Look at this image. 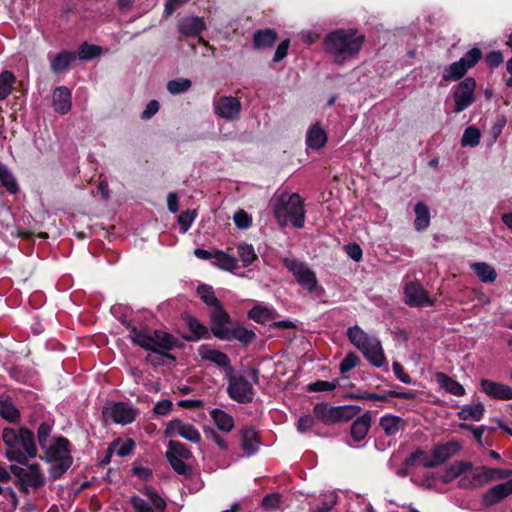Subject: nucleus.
<instances>
[{"instance_id": "1", "label": "nucleus", "mask_w": 512, "mask_h": 512, "mask_svg": "<svg viewBox=\"0 0 512 512\" xmlns=\"http://www.w3.org/2000/svg\"><path fill=\"white\" fill-rule=\"evenodd\" d=\"M1 437L8 461L25 465L30 459L37 456L34 434L29 429L7 427L3 429Z\"/></svg>"}, {"instance_id": "2", "label": "nucleus", "mask_w": 512, "mask_h": 512, "mask_svg": "<svg viewBox=\"0 0 512 512\" xmlns=\"http://www.w3.org/2000/svg\"><path fill=\"white\" fill-rule=\"evenodd\" d=\"M364 42L363 35H357L352 29L331 32L324 41L325 47L333 55L335 61L342 63L355 57Z\"/></svg>"}, {"instance_id": "3", "label": "nucleus", "mask_w": 512, "mask_h": 512, "mask_svg": "<svg viewBox=\"0 0 512 512\" xmlns=\"http://www.w3.org/2000/svg\"><path fill=\"white\" fill-rule=\"evenodd\" d=\"M273 212L277 222L282 227L288 223L296 228L304 226V204L298 193H281L273 203Z\"/></svg>"}, {"instance_id": "4", "label": "nucleus", "mask_w": 512, "mask_h": 512, "mask_svg": "<svg viewBox=\"0 0 512 512\" xmlns=\"http://www.w3.org/2000/svg\"><path fill=\"white\" fill-rule=\"evenodd\" d=\"M347 336L372 365L382 367L386 363L381 342L376 337L368 335L358 326L349 328Z\"/></svg>"}, {"instance_id": "5", "label": "nucleus", "mask_w": 512, "mask_h": 512, "mask_svg": "<svg viewBox=\"0 0 512 512\" xmlns=\"http://www.w3.org/2000/svg\"><path fill=\"white\" fill-rule=\"evenodd\" d=\"M43 450L46 460L51 464V477L53 479L60 478L72 465L70 442L62 436L55 437Z\"/></svg>"}, {"instance_id": "6", "label": "nucleus", "mask_w": 512, "mask_h": 512, "mask_svg": "<svg viewBox=\"0 0 512 512\" xmlns=\"http://www.w3.org/2000/svg\"><path fill=\"white\" fill-rule=\"evenodd\" d=\"M510 477H512V470L510 469L488 468L486 466L473 467L470 463V468L459 479L458 486L462 489L473 490L481 488L489 482Z\"/></svg>"}, {"instance_id": "7", "label": "nucleus", "mask_w": 512, "mask_h": 512, "mask_svg": "<svg viewBox=\"0 0 512 512\" xmlns=\"http://www.w3.org/2000/svg\"><path fill=\"white\" fill-rule=\"evenodd\" d=\"M129 338L136 345L162 355L172 350L175 345V340L171 335L159 330L150 334L146 330H138L133 327Z\"/></svg>"}, {"instance_id": "8", "label": "nucleus", "mask_w": 512, "mask_h": 512, "mask_svg": "<svg viewBox=\"0 0 512 512\" xmlns=\"http://www.w3.org/2000/svg\"><path fill=\"white\" fill-rule=\"evenodd\" d=\"M283 264L292 273L296 282L309 292H314L318 286L316 273L308 264L296 259L284 258Z\"/></svg>"}, {"instance_id": "9", "label": "nucleus", "mask_w": 512, "mask_h": 512, "mask_svg": "<svg viewBox=\"0 0 512 512\" xmlns=\"http://www.w3.org/2000/svg\"><path fill=\"white\" fill-rule=\"evenodd\" d=\"M142 493L143 497L134 495L130 498L135 512H164L166 503L156 492L146 487Z\"/></svg>"}, {"instance_id": "10", "label": "nucleus", "mask_w": 512, "mask_h": 512, "mask_svg": "<svg viewBox=\"0 0 512 512\" xmlns=\"http://www.w3.org/2000/svg\"><path fill=\"white\" fill-rule=\"evenodd\" d=\"M137 410L126 402H112L103 408V417L117 424H130L137 417Z\"/></svg>"}, {"instance_id": "11", "label": "nucleus", "mask_w": 512, "mask_h": 512, "mask_svg": "<svg viewBox=\"0 0 512 512\" xmlns=\"http://www.w3.org/2000/svg\"><path fill=\"white\" fill-rule=\"evenodd\" d=\"M10 471L24 488H38L45 482L44 474L38 464H31L26 467L10 465Z\"/></svg>"}, {"instance_id": "12", "label": "nucleus", "mask_w": 512, "mask_h": 512, "mask_svg": "<svg viewBox=\"0 0 512 512\" xmlns=\"http://www.w3.org/2000/svg\"><path fill=\"white\" fill-rule=\"evenodd\" d=\"M351 409L349 406L333 407L326 403H319L314 406L313 412L316 418L329 425L349 420Z\"/></svg>"}, {"instance_id": "13", "label": "nucleus", "mask_w": 512, "mask_h": 512, "mask_svg": "<svg viewBox=\"0 0 512 512\" xmlns=\"http://www.w3.org/2000/svg\"><path fill=\"white\" fill-rule=\"evenodd\" d=\"M227 392L229 396L240 403H248L253 399L252 384L241 374L229 375Z\"/></svg>"}, {"instance_id": "14", "label": "nucleus", "mask_w": 512, "mask_h": 512, "mask_svg": "<svg viewBox=\"0 0 512 512\" xmlns=\"http://www.w3.org/2000/svg\"><path fill=\"white\" fill-rule=\"evenodd\" d=\"M166 457L178 474H186L189 470L185 463L192 457L191 451L179 441H170L168 444V450L166 451Z\"/></svg>"}, {"instance_id": "15", "label": "nucleus", "mask_w": 512, "mask_h": 512, "mask_svg": "<svg viewBox=\"0 0 512 512\" xmlns=\"http://www.w3.org/2000/svg\"><path fill=\"white\" fill-rule=\"evenodd\" d=\"M164 434L166 437L180 436L195 444H199L201 442V434L199 430L193 424L184 422L180 419L169 421L166 425Z\"/></svg>"}, {"instance_id": "16", "label": "nucleus", "mask_w": 512, "mask_h": 512, "mask_svg": "<svg viewBox=\"0 0 512 512\" xmlns=\"http://www.w3.org/2000/svg\"><path fill=\"white\" fill-rule=\"evenodd\" d=\"M476 88V81L472 77H468L461 81L454 92V112L460 113L468 108L475 100L474 91Z\"/></svg>"}, {"instance_id": "17", "label": "nucleus", "mask_w": 512, "mask_h": 512, "mask_svg": "<svg viewBox=\"0 0 512 512\" xmlns=\"http://www.w3.org/2000/svg\"><path fill=\"white\" fill-rule=\"evenodd\" d=\"M215 114L228 121L239 119L241 113V102L232 96H222L214 101Z\"/></svg>"}, {"instance_id": "18", "label": "nucleus", "mask_w": 512, "mask_h": 512, "mask_svg": "<svg viewBox=\"0 0 512 512\" xmlns=\"http://www.w3.org/2000/svg\"><path fill=\"white\" fill-rule=\"evenodd\" d=\"M404 301L411 307H425L435 304V301L428 296L423 286L418 282H410L405 286Z\"/></svg>"}, {"instance_id": "19", "label": "nucleus", "mask_w": 512, "mask_h": 512, "mask_svg": "<svg viewBox=\"0 0 512 512\" xmlns=\"http://www.w3.org/2000/svg\"><path fill=\"white\" fill-rule=\"evenodd\" d=\"M512 495V479L496 484L481 495V504L485 508L493 507Z\"/></svg>"}, {"instance_id": "20", "label": "nucleus", "mask_w": 512, "mask_h": 512, "mask_svg": "<svg viewBox=\"0 0 512 512\" xmlns=\"http://www.w3.org/2000/svg\"><path fill=\"white\" fill-rule=\"evenodd\" d=\"M212 333L219 339H228V330L225 325L229 323L230 317L221 304L212 308Z\"/></svg>"}, {"instance_id": "21", "label": "nucleus", "mask_w": 512, "mask_h": 512, "mask_svg": "<svg viewBox=\"0 0 512 512\" xmlns=\"http://www.w3.org/2000/svg\"><path fill=\"white\" fill-rule=\"evenodd\" d=\"M481 389L489 397L498 400H512V387L488 379L481 380Z\"/></svg>"}, {"instance_id": "22", "label": "nucleus", "mask_w": 512, "mask_h": 512, "mask_svg": "<svg viewBox=\"0 0 512 512\" xmlns=\"http://www.w3.org/2000/svg\"><path fill=\"white\" fill-rule=\"evenodd\" d=\"M460 449L461 444L455 440L435 446L432 450V453L437 463V466L443 464L448 459L456 455L460 451Z\"/></svg>"}, {"instance_id": "23", "label": "nucleus", "mask_w": 512, "mask_h": 512, "mask_svg": "<svg viewBox=\"0 0 512 512\" xmlns=\"http://www.w3.org/2000/svg\"><path fill=\"white\" fill-rule=\"evenodd\" d=\"M53 107L57 113L66 114L72 106L71 92L67 87H57L52 95Z\"/></svg>"}, {"instance_id": "24", "label": "nucleus", "mask_w": 512, "mask_h": 512, "mask_svg": "<svg viewBox=\"0 0 512 512\" xmlns=\"http://www.w3.org/2000/svg\"><path fill=\"white\" fill-rule=\"evenodd\" d=\"M372 417L369 412L364 413L360 417H358L351 425V436L354 441L359 442L362 441L370 427H371Z\"/></svg>"}, {"instance_id": "25", "label": "nucleus", "mask_w": 512, "mask_h": 512, "mask_svg": "<svg viewBox=\"0 0 512 512\" xmlns=\"http://www.w3.org/2000/svg\"><path fill=\"white\" fill-rule=\"evenodd\" d=\"M327 142V134L319 123L313 124L306 135V144L309 148L318 150Z\"/></svg>"}, {"instance_id": "26", "label": "nucleus", "mask_w": 512, "mask_h": 512, "mask_svg": "<svg viewBox=\"0 0 512 512\" xmlns=\"http://www.w3.org/2000/svg\"><path fill=\"white\" fill-rule=\"evenodd\" d=\"M198 353L203 360L215 363L220 367L225 368L230 365L229 357L225 353L212 349L207 345H201L198 349Z\"/></svg>"}, {"instance_id": "27", "label": "nucleus", "mask_w": 512, "mask_h": 512, "mask_svg": "<svg viewBox=\"0 0 512 512\" xmlns=\"http://www.w3.org/2000/svg\"><path fill=\"white\" fill-rule=\"evenodd\" d=\"M381 429L387 436H395L398 432L405 428V420L395 415H384L380 418L379 423Z\"/></svg>"}, {"instance_id": "28", "label": "nucleus", "mask_w": 512, "mask_h": 512, "mask_svg": "<svg viewBox=\"0 0 512 512\" xmlns=\"http://www.w3.org/2000/svg\"><path fill=\"white\" fill-rule=\"evenodd\" d=\"M212 264L215 267L228 272H234L238 268L237 258L222 250H216L214 252Z\"/></svg>"}, {"instance_id": "29", "label": "nucleus", "mask_w": 512, "mask_h": 512, "mask_svg": "<svg viewBox=\"0 0 512 512\" xmlns=\"http://www.w3.org/2000/svg\"><path fill=\"white\" fill-rule=\"evenodd\" d=\"M470 268L483 283H493L497 278L495 268L486 262L471 263Z\"/></svg>"}, {"instance_id": "30", "label": "nucleus", "mask_w": 512, "mask_h": 512, "mask_svg": "<svg viewBox=\"0 0 512 512\" xmlns=\"http://www.w3.org/2000/svg\"><path fill=\"white\" fill-rule=\"evenodd\" d=\"M435 378L439 386L446 392L454 396H463L465 394L464 387L445 373L438 372L435 374Z\"/></svg>"}, {"instance_id": "31", "label": "nucleus", "mask_w": 512, "mask_h": 512, "mask_svg": "<svg viewBox=\"0 0 512 512\" xmlns=\"http://www.w3.org/2000/svg\"><path fill=\"white\" fill-rule=\"evenodd\" d=\"M203 28L204 23L199 17L189 16L179 22V30L186 36H196L202 32Z\"/></svg>"}, {"instance_id": "32", "label": "nucleus", "mask_w": 512, "mask_h": 512, "mask_svg": "<svg viewBox=\"0 0 512 512\" xmlns=\"http://www.w3.org/2000/svg\"><path fill=\"white\" fill-rule=\"evenodd\" d=\"M241 448L247 455H252L258 450L259 440L257 433L252 428H245L241 431Z\"/></svg>"}, {"instance_id": "33", "label": "nucleus", "mask_w": 512, "mask_h": 512, "mask_svg": "<svg viewBox=\"0 0 512 512\" xmlns=\"http://www.w3.org/2000/svg\"><path fill=\"white\" fill-rule=\"evenodd\" d=\"M184 320L191 332L189 336L185 337L188 341H197L208 336L209 332L207 327L200 323L196 318L187 315L184 317Z\"/></svg>"}, {"instance_id": "34", "label": "nucleus", "mask_w": 512, "mask_h": 512, "mask_svg": "<svg viewBox=\"0 0 512 512\" xmlns=\"http://www.w3.org/2000/svg\"><path fill=\"white\" fill-rule=\"evenodd\" d=\"M210 416L216 427L223 432H230L234 428V419L231 415L221 409H213Z\"/></svg>"}, {"instance_id": "35", "label": "nucleus", "mask_w": 512, "mask_h": 512, "mask_svg": "<svg viewBox=\"0 0 512 512\" xmlns=\"http://www.w3.org/2000/svg\"><path fill=\"white\" fill-rule=\"evenodd\" d=\"M248 316L255 322L267 324L275 318L276 312L273 308L258 304L249 311Z\"/></svg>"}, {"instance_id": "36", "label": "nucleus", "mask_w": 512, "mask_h": 512, "mask_svg": "<svg viewBox=\"0 0 512 512\" xmlns=\"http://www.w3.org/2000/svg\"><path fill=\"white\" fill-rule=\"evenodd\" d=\"M76 59V54L69 51H62L54 58H50L51 69L54 73H60L66 70Z\"/></svg>"}, {"instance_id": "37", "label": "nucleus", "mask_w": 512, "mask_h": 512, "mask_svg": "<svg viewBox=\"0 0 512 512\" xmlns=\"http://www.w3.org/2000/svg\"><path fill=\"white\" fill-rule=\"evenodd\" d=\"M135 448V442L130 439H116L114 440L108 448V452L110 454H116L119 457H125L130 455Z\"/></svg>"}, {"instance_id": "38", "label": "nucleus", "mask_w": 512, "mask_h": 512, "mask_svg": "<svg viewBox=\"0 0 512 512\" xmlns=\"http://www.w3.org/2000/svg\"><path fill=\"white\" fill-rule=\"evenodd\" d=\"M484 412V405L482 403H476L472 405H464L457 415L461 420L472 419L474 421H480Z\"/></svg>"}, {"instance_id": "39", "label": "nucleus", "mask_w": 512, "mask_h": 512, "mask_svg": "<svg viewBox=\"0 0 512 512\" xmlns=\"http://www.w3.org/2000/svg\"><path fill=\"white\" fill-rule=\"evenodd\" d=\"M470 468V462L467 461H457L451 464L447 470L445 471L442 481L444 483H449L456 478H461L464 475V472Z\"/></svg>"}, {"instance_id": "40", "label": "nucleus", "mask_w": 512, "mask_h": 512, "mask_svg": "<svg viewBox=\"0 0 512 512\" xmlns=\"http://www.w3.org/2000/svg\"><path fill=\"white\" fill-rule=\"evenodd\" d=\"M415 213V229L417 231L425 230L430 224V212L428 207L424 203L419 202L415 205Z\"/></svg>"}, {"instance_id": "41", "label": "nucleus", "mask_w": 512, "mask_h": 512, "mask_svg": "<svg viewBox=\"0 0 512 512\" xmlns=\"http://www.w3.org/2000/svg\"><path fill=\"white\" fill-rule=\"evenodd\" d=\"M417 462L426 468H433L437 466L432 452L431 455H428L422 450H417L410 455L405 464L407 466H413Z\"/></svg>"}, {"instance_id": "42", "label": "nucleus", "mask_w": 512, "mask_h": 512, "mask_svg": "<svg viewBox=\"0 0 512 512\" xmlns=\"http://www.w3.org/2000/svg\"><path fill=\"white\" fill-rule=\"evenodd\" d=\"M237 253L242 262L243 267H248L252 265L258 259L254 247L251 244H247L244 242L239 243L237 245Z\"/></svg>"}, {"instance_id": "43", "label": "nucleus", "mask_w": 512, "mask_h": 512, "mask_svg": "<svg viewBox=\"0 0 512 512\" xmlns=\"http://www.w3.org/2000/svg\"><path fill=\"white\" fill-rule=\"evenodd\" d=\"M468 68L459 60L450 64L444 71L443 80L445 81H457L462 78Z\"/></svg>"}, {"instance_id": "44", "label": "nucleus", "mask_w": 512, "mask_h": 512, "mask_svg": "<svg viewBox=\"0 0 512 512\" xmlns=\"http://www.w3.org/2000/svg\"><path fill=\"white\" fill-rule=\"evenodd\" d=\"M16 78L10 71H3L0 74V100L6 99L12 92Z\"/></svg>"}, {"instance_id": "45", "label": "nucleus", "mask_w": 512, "mask_h": 512, "mask_svg": "<svg viewBox=\"0 0 512 512\" xmlns=\"http://www.w3.org/2000/svg\"><path fill=\"white\" fill-rule=\"evenodd\" d=\"M277 34L272 29L258 31L254 35V45L257 48L271 46L275 42Z\"/></svg>"}, {"instance_id": "46", "label": "nucleus", "mask_w": 512, "mask_h": 512, "mask_svg": "<svg viewBox=\"0 0 512 512\" xmlns=\"http://www.w3.org/2000/svg\"><path fill=\"white\" fill-rule=\"evenodd\" d=\"M0 182L12 194L16 193L19 189L15 177L3 164H0Z\"/></svg>"}, {"instance_id": "47", "label": "nucleus", "mask_w": 512, "mask_h": 512, "mask_svg": "<svg viewBox=\"0 0 512 512\" xmlns=\"http://www.w3.org/2000/svg\"><path fill=\"white\" fill-rule=\"evenodd\" d=\"M481 138L480 130L474 126H469L465 129L463 136L461 138V145L463 147H476Z\"/></svg>"}, {"instance_id": "48", "label": "nucleus", "mask_w": 512, "mask_h": 512, "mask_svg": "<svg viewBox=\"0 0 512 512\" xmlns=\"http://www.w3.org/2000/svg\"><path fill=\"white\" fill-rule=\"evenodd\" d=\"M0 415L9 422H16L19 419V411L9 400L0 402Z\"/></svg>"}, {"instance_id": "49", "label": "nucleus", "mask_w": 512, "mask_h": 512, "mask_svg": "<svg viewBox=\"0 0 512 512\" xmlns=\"http://www.w3.org/2000/svg\"><path fill=\"white\" fill-rule=\"evenodd\" d=\"M197 294L201 298V300L210 307H214L220 304L219 300L214 294L213 288L208 285H200L197 288Z\"/></svg>"}, {"instance_id": "50", "label": "nucleus", "mask_w": 512, "mask_h": 512, "mask_svg": "<svg viewBox=\"0 0 512 512\" xmlns=\"http://www.w3.org/2000/svg\"><path fill=\"white\" fill-rule=\"evenodd\" d=\"M191 81L189 79L180 78L171 80L167 84V89L171 94H180L188 91L191 88Z\"/></svg>"}, {"instance_id": "51", "label": "nucleus", "mask_w": 512, "mask_h": 512, "mask_svg": "<svg viewBox=\"0 0 512 512\" xmlns=\"http://www.w3.org/2000/svg\"><path fill=\"white\" fill-rule=\"evenodd\" d=\"M101 54V48L96 45L83 43L79 50L78 56L82 60H91Z\"/></svg>"}, {"instance_id": "52", "label": "nucleus", "mask_w": 512, "mask_h": 512, "mask_svg": "<svg viewBox=\"0 0 512 512\" xmlns=\"http://www.w3.org/2000/svg\"><path fill=\"white\" fill-rule=\"evenodd\" d=\"M196 216L195 210H187L178 216V224L182 233H186L189 230Z\"/></svg>"}, {"instance_id": "53", "label": "nucleus", "mask_w": 512, "mask_h": 512, "mask_svg": "<svg viewBox=\"0 0 512 512\" xmlns=\"http://www.w3.org/2000/svg\"><path fill=\"white\" fill-rule=\"evenodd\" d=\"M482 52L478 48H472L469 50L460 61L468 68H472L477 64V62L481 59Z\"/></svg>"}, {"instance_id": "54", "label": "nucleus", "mask_w": 512, "mask_h": 512, "mask_svg": "<svg viewBox=\"0 0 512 512\" xmlns=\"http://www.w3.org/2000/svg\"><path fill=\"white\" fill-rule=\"evenodd\" d=\"M51 430V425L48 423H42L38 428L37 437L42 449L52 442V439L49 438Z\"/></svg>"}, {"instance_id": "55", "label": "nucleus", "mask_w": 512, "mask_h": 512, "mask_svg": "<svg viewBox=\"0 0 512 512\" xmlns=\"http://www.w3.org/2000/svg\"><path fill=\"white\" fill-rule=\"evenodd\" d=\"M358 363H359V357L353 352L348 353L340 363V366H339L340 372L343 374L347 373L350 370H352L354 367H356Z\"/></svg>"}, {"instance_id": "56", "label": "nucleus", "mask_w": 512, "mask_h": 512, "mask_svg": "<svg viewBox=\"0 0 512 512\" xmlns=\"http://www.w3.org/2000/svg\"><path fill=\"white\" fill-rule=\"evenodd\" d=\"M233 220L239 229H247L252 224L251 217L244 210L237 211L233 216Z\"/></svg>"}, {"instance_id": "57", "label": "nucleus", "mask_w": 512, "mask_h": 512, "mask_svg": "<svg viewBox=\"0 0 512 512\" xmlns=\"http://www.w3.org/2000/svg\"><path fill=\"white\" fill-rule=\"evenodd\" d=\"M337 503V496L335 493H327L324 495L323 504L315 508V512H329Z\"/></svg>"}, {"instance_id": "58", "label": "nucleus", "mask_w": 512, "mask_h": 512, "mask_svg": "<svg viewBox=\"0 0 512 512\" xmlns=\"http://www.w3.org/2000/svg\"><path fill=\"white\" fill-rule=\"evenodd\" d=\"M10 480L11 474L6 468L0 465V495L4 494L6 490L9 491L10 493H13L12 489L6 487Z\"/></svg>"}, {"instance_id": "59", "label": "nucleus", "mask_w": 512, "mask_h": 512, "mask_svg": "<svg viewBox=\"0 0 512 512\" xmlns=\"http://www.w3.org/2000/svg\"><path fill=\"white\" fill-rule=\"evenodd\" d=\"M309 387L310 390L312 391H332L337 387V383L320 380L315 383H312Z\"/></svg>"}, {"instance_id": "60", "label": "nucleus", "mask_w": 512, "mask_h": 512, "mask_svg": "<svg viewBox=\"0 0 512 512\" xmlns=\"http://www.w3.org/2000/svg\"><path fill=\"white\" fill-rule=\"evenodd\" d=\"M314 425V418L311 415H303L297 421V430L300 433L308 431Z\"/></svg>"}, {"instance_id": "61", "label": "nucleus", "mask_w": 512, "mask_h": 512, "mask_svg": "<svg viewBox=\"0 0 512 512\" xmlns=\"http://www.w3.org/2000/svg\"><path fill=\"white\" fill-rule=\"evenodd\" d=\"M347 255L354 261H360L362 258V249L356 243H350L345 247Z\"/></svg>"}, {"instance_id": "62", "label": "nucleus", "mask_w": 512, "mask_h": 512, "mask_svg": "<svg viewBox=\"0 0 512 512\" xmlns=\"http://www.w3.org/2000/svg\"><path fill=\"white\" fill-rule=\"evenodd\" d=\"M392 368L394 374L401 382L405 384L411 383V377L407 373H405L404 368L400 363L394 362Z\"/></svg>"}, {"instance_id": "63", "label": "nucleus", "mask_w": 512, "mask_h": 512, "mask_svg": "<svg viewBox=\"0 0 512 512\" xmlns=\"http://www.w3.org/2000/svg\"><path fill=\"white\" fill-rule=\"evenodd\" d=\"M281 501V497L279 494H270L264 497L262 500V505L266 509H275L279 506Z\"/></svg>"}, {"instance_id": "64", "label": "nucleus", "mask_w": 512, "mask_h": 512, "mask_svg": "<svg viewBox=\"0 0 512 512\" xmlns=\"http://www.w3.org/2000/svg\"><path fill=\"white\" fill-rule=\"evenodd\" d=\"M171 409H172V402L170 400H162L154 406L153 411L157 415L164 416V415L169 414Z\"/></svg>"}]
</instances>
